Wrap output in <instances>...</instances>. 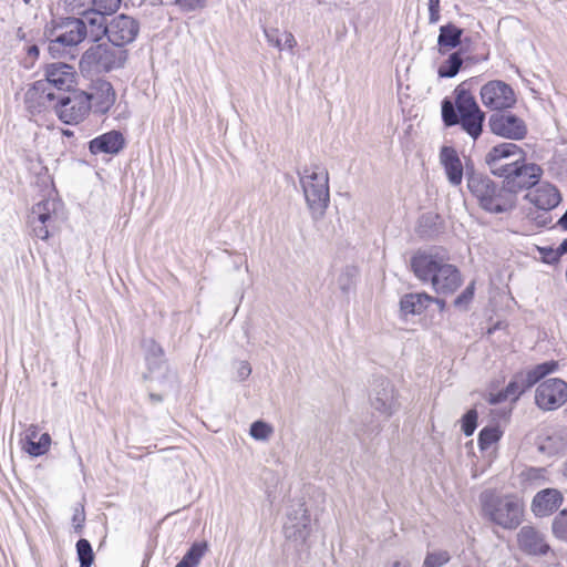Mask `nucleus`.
<instances>
[{
    "mask_svg": "<svg viewBox=\"0 0 567 567\" xmlns=\"http://www.w3.org/2000/svg\"><path fill=\"white\" fill-rule=\"evenodd\" d=\"M557 226H559L563 230L567 231V208L563 216L558 219Z\"/></svg>",
    "mask_w": 567,
    "mask_h": 567,
    "instance_id": "59",
    "label": "nucleus"
},
{
    "mask_svg": "<svg viewBox=\"0 0 567 567\" xmlns=\"http://www.w3.org/2000/svg\"><path fill=\"white\" fill-rule=\"evenodd\" d=\"M542 174L543 169L540 166L535 163H526L524 155L522 158H514L508 172L501 177L504 178L506 189H508L515 202V195L523 189L536 186Z\"/></svg>",
    "mask_w": 567,
    "mask_h": 567,
    "instance_id": "7",
    "label": "nucleus"
},
{
    "mask_svg": "<svg viewBox=\"0 0 567 567\" xmlns=\"http://www.w3.org/2000/svg\"><path fill=\"white\" fill-rule=\"evenodd\" d=\"M440 20V7H429V21L436 23Z\"/></svg>",
    "mask_w": 567,
    "mask_h": 567,
    "instance_id": "58",
    "label": "nucleus"
},
{
    "mask_svg": "<svg viewBox=\"0 0 567 567\" xmlns=\"http://www.w3.org/2000/svg\"><path fill=\"white\" fill-rule=\"evenodd\" d=\"M524 155V151L517 144L504 142L493 146L488 151L485 155V163L493 175L501 177L505 175L512 166V162H509V164H502V161H506L511 157L522 158Z\"/></svg>",
    "mask_w": 567,
    "mask_h": 567,
    "instance_id": "15",
    "label": "nucleus"
},
{
    "mask_svg": "<svg viewBox=\"0 0 567 567\" xmlns=\"http://www.w3.org/2000/svg\"><path fill=\"white\" fill-rule=\"evenodd\" d=\"M145 350V360L151 373L161 370L165 364L164 349L154 340L146 339L143 341Z\"/></svg>",
    "mask_w": 567,
    "mask_h": 567,
    "instance_id": "29",
    "label": "nucleus"
},
{
    "mask_svg": "<svg viewBox=\"0 0 567 567\" xmlns=\"http://www.w3.org/2000/svg\"><path fill=\"white\" fill-rule=\"evenodd\" d=\"M539 450L547 454H558L567 450V429L549 430L540 439Z\"/></svg>",
    "mask_w": 567,
    "mask_h": 567,
    "instance_id": "26",
    "label": "nucleus"
},
{
    "mask_svg": "<svg viewBox=\"0 0 567 567\" xmlns=\"http://www.w3.org/2000/svg\"><path fill=\"white\" fill-rule=\"evenodd\" d=\"M140 32V23L133 17L121 13L111 19L104 28V35L110 43L124 49L132 43Z\"/></svg>",
    "mask_w": 567,
    "mask_h": 567,
    "instance_id": "12",
    "label": "nucleus"
},
{
    "mask_svg": "<svg viewBox=\"0 0 567 567\" xmlns=\"http://www.w3.org/2000/svg\"><path fill=\"white\" fill-rule=\"evenodd\" d=\"M517 545L527 556L543 557L551 551L546 535L534 526H523L517 533Z\"/></svg>",
    "mask_w": 567,
    "mask_h": 567,
    "instance_id": "16",
    "label": "nucleus"
},
{
    "mask_svg": "<svg viewBox=\"0 0 567 567\" xmlns=\"http://www.w3.org/2000/svg\"><path fill=\"white\" fill-rule=\"evenodd\" d=\"M487 125L492 134L511 141H522L528 133L525 121L508 110L492 113Z\"/></svg>",
    "mask_w": 567,
    "mask_h": 567,
    "instance_id": "9",
    "label": "nucleus"
},
{
    "mask_svg": "<svg viewBox=\"0 0 567 567\" xmlns=\"http://www.w3.org/2000/svg\"><path fill=\"white\" fill-rule=\"evenodd\" d=\"M72 522H73L74 532L78 534H81L83 526H84V522H85V512H84V506L82 504H79L74 508Z\"/></svg>",
    "mask_w": 567,
    "mask_h": 567,
    "instance_id": "48",
    "label": "nucleus"
},
{
    "mask_svg": "<svg viewBox=\"0 0 567 567\" xmlns=\"http://www.w3.org/2000/svg\"><path fill=\"white\" fill-rule=\"evenodd\" d=\"M557 369L558 362L555 360L545 361L532 368V370L537 375V379L539 381L546 378L547 375L554 373Z\"/></svg>",
    "mask_w": 567,
    "mask_h": 567,
    "instance_id": "43",
    "label": "nucleus"
},
{
    "mask_svg": "<svg viewBox=\"0 0 567 567\" xmlns=\"http://www.w3.org/2000/svg\"><path fill=\"white\" fill-rule=\"evenodd\" d=\"M207 549L208 545L206 542L193 543L176 567H198Z\"/></svg>",
    "mask_w": 567,
    "mask_h": 567,
    "instance_id": "32",
    "label": "nucleus"
},
{
    "mask_svg": "<svg viewBox=\"0 0 567 567\" xmlns=\"http://www.w3.org/2000/svg\"><path fill=\"white\" fill-rule=\"evenodd\" d=\"M483 515L504 529H516L523 522L524 504L515 495L484 492L480 496Z\"/></svg>",
    "mask_w": 567,
    "mask_h": 567,
    "instance_id": "4",
    "label": "nucleus"
},
{
    "mask_svg": "<svg viewBox=\"0 0 567 567\" xmlns=\"http://www.w3.org/2000/svg\"><path fill=\"white\" fill-rule=\"evenodd\" d=\"M538 252L540 254L542 261L548 265H555L560 260V256L558 255L557 248L553 247H538Z\"/></svg>",
    "mask_w": 567,
    "mask_h": 567,
    "instance_id": "46",
    "label": "nucleus"
},
{
    "mask_svg": "<svg viewBox=\"0 0 567 567\" xmlns=\"http://www.w3.org/2000/svg\"><path fill=\"white\" fill-rule=\"evenodd\" d=\"M567 400V383L558 378L542 382L535 393L536 405L544 411H553Z\"/></svg>",
    "mask_w": 567,
    "mask_h": 567,
    "instance_id": "13",
    "label": "nucleus"
},
{
    "mask_svg": "<svg viewBox=\"0 0 567 567\" xmlns=\"http://www.w3.org/2000/svg\"><path fill=\"white\" fill-rule=\"evenodd\" d=\"M80 14L83 16V21H85V27L91 28V35L93 40H99L100 35H104V28L107 27L105 16L95 8H89L83 10Z\"/></svg>",
    "mask_w": 567,
    "mask_h": 567,
    "instance_id": "30",
    "label": "nucleus"
},
{
    "mask_svg": "<svg viewBox=\"0 0 567 567\" xmlns=\"http://www.w3.org/2000/svg\"><path fill=\"white\" fill-rule=\"evenodd\" d=\"M251 373V367L247 361H240L237 368L238 381H245Z\"/></svg>",
    "mask_w": 567,
    "mask_h": 567,
    "instance_id": "53",
    "label": "nucleus"
},
{
    "mask_svg": "<svg viewBox=\"0 0 567 567\" xmlns=\"http://www.w3.org/2000/svg\"><path fill=\"white\" fill-rule=\"evenodd\" d=\"M338 284H339L340 289L343 292H347L349 290L350 286L352 285V270L347 269L346 271H343L339 276Z\"/></svg>",
    "mask_w": 567,
    "mask_h": 567,
    "instance_id": "52",
    "label": "nucleus"
},
{
    "mask_svg": "<svg viewBox=\"0 0 567 567\" xmlns=\"http://www.w3.org/2000/svg\"><path fill=\"white\" fill-rule=\"evenodd\" d=\"M483 105L492 111L509 110L516 104V94L513 87L504 81L492 80L485 83L480 91Z\"/></svg>",
    "mask_w": 567,
    "mask_h": 567,
    "instance_id": "10",
    "label": "nucleus"
},
{
    "mask_svg": "<svg viewBox=\"0 0 567 567\" xmlns=\"http://www.w3.org/2000/svg\"><path fill=\"white\" fill-rule=\"evenodd\" d=\"M551 534L560 542L567 543V508L561 509L551 522Z\"/></svg>",
    "mask_w": 567,
    "mask_h": 567,
    "instance_id": "34",
    "label": "nucleus"
},
{
    "mask_svg": "<svg viewBox=\"0 0 567 567\" xmlns=\"http://www.w3.org/2000/svg\"><path fill=\"white\" fill-rule=\"evenodd\" d=\"M463 29L454 23H446L440 27L437 37L439 52L444 54L446 50L455 49L462 43Z\"/></svg>",
    "mask_w": 567,
    "mask_h": 567,
    "instance_id": "27",
    "label": "nucleus"
},
{
    "mask_svg": "<svg viewBox=\"0 0 567 567\" xmlns=\"http://www.w3.org/2000/svg\"><path fill=\"white\" fill-rule=\"evenodd\" d=\"M502 436L497 426H486L478 434V446L482 451L487 450L496 443Z\"/></svg>",
    "mask_w": 567,
    "mask_h": 567,
    "instance_id": "36",
    "label": "nucleus"
},
{
    "mask_svg": "<svg viewBox=\"0 0 567 567\" xmlns=\"http://www.w3.org/2000/svg\"><path fill=\"white\" fill-rule=\"evenodd\" d=\"M475 282L472 281L455 299L454 306L460 309H467L474 298Z\"/></svg>",
    "mask_w": 567,
    "mask_h": 567,
    "instance_id": "41",
    "label": "nucleus"
},
{
    "mask_svg": "<svg viewBox=\"0 0 567 567\" xmlns=\"http://www.w3.org/2000/svg\"><path fill=\"white\" fill-rule=\"evenodd\" d=\"M563 501V494L558 489H542L533 498L532 512L536 517H547L560 507Z\"/></svg>",
    "mask_w": 567,
    "mask_h": 567,
    "instance_id": "20",
    "label": "nucleus"
},
{
    "mask_svg": "<svg viewBox=\"0 0 567 567\" xmlns=\"http://www.w3.org/2000/svg\"><path fill=\"white\" fill-rule=\"evenodd\" d=\"M271 432V426L264 421L252 422L249 430V434L251 435V437L259 441L267 440Z\"/></svg>",
    "mask_w": 567,
    "mask_h": 567,
    "instance_id": "39",
    "label": "nucleus"
},
{
    "mask_svg": "<svg viewBox=\"0 0 567 567\" xmlns=\"http://www.w3.org/2000/svg\"><path fill=\"white\" fill-rule=\"evenodd\" d=\"M125 146V138L120 131L112 130L103 133L89 142V151L92 155L118 154Z\"/></svg>",
    "mask_w": 567,
    "mask_h": 567,
    "instance_id": "21",
    "label": "nucleus"
},
{
    "mask_svg": "<svg viewBox=\"0 0 567 567\" xmlns=\"http://www.w3.org/2000/svg\"><path fill=\"white\" fill-rule=\"evenodd\" d=\"M64 8L71 12L80 14L85 10L86 4H91V0H62Z\"/></svg>",
    "mask_w": 567,
    "mask_h": 567,
    "instance_id": "50",
    "label": "nucleus"
},
{
    "mask_svg": "<svg viewBox=\"0 0 567 567\" xmlns=\"http://www.w3.org/2000/svg\"><path fill=\"white\" fill-rule=\"evenodd\" d=\"M305 199L313 219L321 218L330 203L329 174L324 167L311 165L298 173Z\"/></svg>",
    "mask_w": 567,
    "mask_h": 567,
    "instance_id": "5",
    "label": "nucleus"
},
{
    "mask_svg": "<svg viewBox=\"0 0 567 567\" xmlns=\"http://www.w3.org/2000/svg\"><path fill=\"white\" fill-rule=\"evenodd\" d=\"M525 198L544 212L556 208L561 202L558 188L550 183L540 184L533 192L528 193Z\"/></svg>",
    "mask_w": 567,
    "mask_h": 567,
    "instance_id": "22",
    "label": "nucleus"
},
{
    "mask_svg": "<svg viewBox=\"0 0 567 567\" xmlns=\"http://www.w3.org/2000/svg\"><path fill=\"white\" fill-rule=\"evenodd\" d=\"M298 513L301 515L299 519L297 516L293 518L291 515L288 516V523L285 525V534L288 538L305 542L310 533V517L303 505L299 506Z\"/></svg>",
    "mask_w": 567,
    "mask_h": 567,
    "instance_id": "25",
    "label": "nucleus"
},
{
    "mask_svg": "<svg viewBox=\"0 0 567 567\" xmlns=\"http://www.w3.org/2000/svg\"><path fill=\"white\" fill-rule=\"evenodd\" d=\"M122 0H91V6L104 16L114 13L121 6Z\"/></svg>",
    "mask_w": 567,
    "mask_h": 567,
    "instance_id": "42",
    "label": "nucleus"
},
{
    "mask_svg": "<svg viewBox=\"0 0 567 567\" xmlns=\"http://www.w3.org/2000/svg\"><path fill=\"white\" fill-rule=\"evenodd\" d=\"M55 206L54 200L43 199L32 207L29 219L49 225L52 220V214L55 212Z\"/></svg>",
    "mask_w": 567,
    "mask_h": 567,
    "instance_id": "33",
    "label": "nucleus"
},
{
    "mask_svg": "<svg viewBox=\"0 0 567 567\" xmlns=\"http://www.w3.org/2000/svg\"><path fill=\"white\" fill-rule=\"evenodd\" d=\"M206 0H176L178 4L185 11H193L204 7Z\"/></svg>",
    "mask_w": 567,
    "mask_h": 567,
    "instance_id": "51",
    "label": "nucleus"
},
{
    "mask_svg": "<svg viewBox=\"0 0 567 567\" xmlns=\"http://www.w3.org/2000/svg\"><path fill=\"white\" fill-rule=\"evenodd\" d=\"M58 96L49 83L42 80L35 81L25 92L24 103L31 114L41 113L49 109L54 110Z\"/></svg>",
    "mask_w": 567,
    "mask_h": 567,
    "instance_id": "17",
    "label": "nucleus"
},
{
    "mask_svg": "<svg viewBox=\"0 0 567 567\" xmlns=\"http://www.w3.org/2000/svg\"><path fill=\"white\" fill-rule=\"evenodd\" d=\"M467 187L480 206L494 214L505 213L514 207L513 196L505 184L498 185L487 175L466 169Z\"/></svg>",
    "mask_w": 567,
    "mask_h": 567,
    "instance_id": "3",
    "label": "nucleus"
},
{
    "mask_svg": "<svg viewBox=\"0 0 567 567\" xmlns=\"http://www.w3.org/2000/svg\"><path fill=\"white\" fill-rule=\"evenodd\" d=\"M451 559L447 550H437L427 553L423 563V567H442Z\"/></svg>",
    "mask_w": 567,
    "mask_h": 567,
    "instance_id": "38",
    "label": "nucleus"
},
{
    "mask_svg": "<svg viewBox=\"0 0 567 567\" xmlns=\"http://www.w3.org/2000/svg\"><path fill=\"white\" fill-rule=\"evenodd\" d=\"M557 250H558V255L560 256V258L567 254V238H565L560 245L557 247Z\"/></svg>",
    "mask_w": 567,
    "mask_h": 567,
    "instance_id": "60",
    "label": "nucleus"
},
{
    "mask_svg": "<svg viewBox=\"0 0 567 567\" xmlns=\"http://www.w3.org/2000/svg\"><path fill=\"white\" fill-rule=\"evenodd\" d=\"M432 303V296L426 292H409L400 299V313L403 318L423 313Z\"/></svg>",
    "mask_w": 567,
    "mask_h": 567,
    "instance_id": "24",
    "label": "nucleus"
},
{
    "mask_svg": "<svg viewBox=\"0 0 567 567\" xmlns=\"http://www.w3.org/2000/svg\"><path fill=\"white\" fill-rule=\"evenodd\" d=\"M48 52L52 58H63L68 54H71L72 48L65 45L61 39H59L55 34L53 37H48Z\"/></svg>",
    "mask_w": 567,
    "mask_h": 567,
    "instance_id": "37",
    "label": "nucleus"
},
{
    "mask_svg": "<svg viewBox=\"0 0 567 567\" xmlns=\"http://www.w3.org/2000/svg\"><path fill=\"white\" fill-rule=\"evenodd\" d=\"M37 436L38 432L35 427L28 430L24 450L29 455L34 457L44 455L51 445V436L49 433L41 434L38 441H35Z\"/></svg>",
    "mask_w": 567,
    "mask_h": 567,
    "instance_id": "28",
    "label": "nucleus"
},
{
    "mask_svg": "<svg viewBox=\"0 0 567 567\" xmlns=\"http://www.w3.org/2000/svg\"><path fill=\"white\" fill-rule=\"evenodd\" d=\"M463 50L455 51L439 66L437 75L443 79H452L457 75L463 65Z\"/></svg>",
    "mask_w": 567,
    "mask_h": 567,
    "instance_id": "31",
    "label": "nucleus"
},
{
    "mask_svg": "<svg viewBox=\"0 0 567 567\" xmlns=\"http://www.w3.org/2000/svg\"><path fill=\"white\" fill-rule=\"evenodd\" d=\"M76 554L80 561V567H91L94 560V554L91 543L85 538H80L76 542Z\"/></svg>",
    "mask_w": 567,
    "mask_h": 567,
    "instance_id": "35",
    "label": "nucleus"
},
{
    "mask_svg": "<svg viewBox=\"0 0 567 567\" xmlns=\"http://www.w3.org/2000/svg\"><path fill=\"white\" fill-rule=\"evenodd\" d=\"M516 377L518 378L520 386L525 390V392L533 388L537 382H539L537 375L532 369L518 372L516 373Z\"/></svg>",
    "mask_w": 567,
    "mask_h": 567,
    "instance_id": "45",
    "label": "nucleus"
},
{
    "mask_svg": "<svg viewBox=\"0 0 567 567\" xmlns=\"http://www.w3.org/2000/svg\"><path fill=\"white\" fill-rule=\"evenodd\" d=\"M441 164L451 185L457 186L463 179V165L457 152L452 146H443L440 152Z\"/></svg>",
    "mask_w": 567,
    "mask_h": 567,
    "instance_id": "23",
    "label": "nucleus"
},
{
    "mask_svg": "<svg viewBox=\"0 0 567 567\" xmlns=\"http://www.w3.org/2000/svg\"><path fill=\"white\" fill-rule=\"evenodd\" d=\"M39 48L38 45H31L29 49H28V54L29 55H33V56H38L39 55Z\"/></svg>",
    "mask_w": 567,
    "mask_h": 567,
    "instance_id": "62",
    "label": "nucleus"
},
{
    "mask_svg": "<svg viewBox=\"0 0 567 567\" xmlns=\"http://www.w3.org/2000/svg\"><path fill=\"white\" fill-rule=\"evenodd\" d=\"M29 224L32 228L34 237L41 240H47L50 237L49 225L41 224L32 219H29Z\"/></svg>",
    "mask_w": 567,
    "mask_h": 567,
    "instance_id": "49",
    "label": "nucleus"
},
{
    "mask_svg": "<svg viewBox=\"0 0 567 567\" xmlns=\"http://www.w3.org/2000/svg\"><path fill=\"white\" fill-rule=\"evenodd\" d=\"M508 396L506 395V392L504 390L497 392V393H491L488 395V403L489 404H498V403H502L503 401L507 400Z\"/></svg>",
    "mask_w": 567,
    "mask_h": 567,
    "instance_id": "55",
    "label": "nucleus"
},
{
    "mask_svg": "<svg viewBox=\"0 0 567 567\" xmlns=\"http://www.w3.org/2000/svg\"><path fill=\"white\" fill-rule=\"evenodd\" d=\"M370 404L385 417L392 416L400 408L398 395L393 384L383 377L373 380Z\"/></svg>",
    "mask_w": 567,
    "mask_h": 567,
    "instance_id": "11",
    "label": "nucleus"
},
{
    "mask_svg": "<svg viewBox=\"0 0 567 567\" xmlns=\"http://www.w3.org/2000/svg\"><path fill=\"white\" fill-rule=\"evenodd\" d=\"M437 216H433V215H423L421 218H420V221H419V231L420 234L422 235H427V231L426 230H423V227L433 223L434 218H436Z\"/></svg>",
    "mask_w": 567,
    "mask_h": 567,
    "instance_id": "56",
    "label": "nucleus"
},
{
    "mask_svg": "<svg viewBox=\"0 0 567 567\" xmlns=\"http://www.w3.org/2000/svg\"><path fill=\"white\" fill-rule=\"evenodd\" d=\"M389 567H408V565L400 560H395Z\"/></svg>",
    "mask_w": 567,
    "mask_h": 567,
    "instance_id": "64",
    "label": "nucleus"
},
{
    "mask_svg": "<svg viewBox=\"0 0 567 567\" xmlns=\"http://www.w3.org/2000/svg\"><path fill=\"white\" fill-rule=\"evenodd\" d=\"M433 302L437 305L441 311H443L446 307V301L444 299L432 297V303Z\"/></svg>",
    "mask_w": 567,
    "mask_h": 567,
    "instance_id": "61",
    "label": "nucleus"
},
{
    "mask_svg": "<svg viewBox=\"0 0 567 567\" xmlns=\"http://www.w3.org/2000/svg\"><path fill=\"white\" fill-rule=\"evenodd\" d=\"M411 269L423 284H431L439 295H451L462 285V276L456 266L432 251H417L411 258Z\"/></svg>",
    "mask_w": 567,
    "mask_h": 567,
    "instance_id": "1",
    "label": "nucleus"
},
{
    "mask_svg": "<svg viewBox=\"0 0 567 567\" xmlns=\"http://www.w3.org/2000/svg\"><path fill=\"white\" fill-rule=\"evenodd\" d=\"M534 220L536 221L537 226L546 227L551 221V217L545 213L534 217Z\"/></svg>",
    "mask_w": 567,
    "mask_h": 567,
    "instance_id": "57",
    "label": "nucleus"
},
{
    "mask_svg": "<svg viewBox=\"0 0 567 567\" xmlns=\"http://www.w3.org/2000/svg\"><path fill=\"white\" fill-rule=\"evenodd\" d=\"M90 110L87 92L81 90H71L66 94H59L54 104L56 115L65 124L80 123L86 117Z\"/></svg>",
    "mask_w": 567,
    "mask_h": 567,
    "instance_id": "8",
    "label": "nucleus"
},
{
    "mask_svg": "<svg viewBox=\"0 0 567 567\" xmlns=\"http://www.w3.org/2000/svg\"><path fill=\"white\" fill-rule=\"evenodd\" d=\"M127 60V50L112 43H100L90 47L80 60L84 71L110 72L124 66Z\"/></svg>",
    "mask_w": 567,
    "mask_h": 567,
    "instance_id": "6",
    "label": "nucleus"
},
{
    "mask_svg": "<svg viewBox=\"0 0 567 567\" xmlns=\"http://www.w3.org/2000/svg\"><path fill=\"white\" fill-rule=\"evenodd\" d=\"M87 96L90 97V109L99 114L107 113L116 101V93L106 80L95 81Z\"/></svg>",
    "mask_w": 567,
    "mask_h": 567,
    "instance_id": "19",
    "label": "nucleus"
},
{
    "mask_svg": "<svg viewBox=\"0 0 567 567\" xmlns=\"http://www.w3.org/2000/svg\"><path fill=\"white\" fill-rule=\"evenodd\" d=\"M282 35H284V39H282L284 50L285 49L292 50L297 44L293 34L291 32L284 31Z\"/></svg>",
    "mask_w": 567,
    "mask_h": 567,
    "instance_id": "54",
    "label": "nucleus"
},
{
    "mask_svg": "<svg viewBox=\"0 0 567 567\" xmlns=\"http://www.w3.org/2000/svg\"><path fill=\"white\" fill-rule=\"evenodd\" d=\"M87 32L85 21L74 17L61 19L56 25L52 28L47 25L44 30L47 37H53L55 33L65 45L72 49L76 48L86 38Z\"/></svg>",
    "mask_w": 567,
    "mask_h": 567,
    "instance_id": "14",
    "label": "nucleus"
},
{
    "mask_svg": "<svg viewBox=\"0 0 567 567\" xmlns=\"http://www.w3.org/2000/svg\"><path fill=\"white\" fill-rule=\"evenodd\" d=\"M503 390L506 392V395L508 398H512L513 400H517L523 393H525V390L520 386L519 380L516 377V374Z\"/></svg>",
    "mask_w": 567,
    "mask_h": 567,
    "instance_id": "47",
    "label": "nucleus"
},
{
    "mask_svg": "<svg viewBox=\"0 0 567 567\" xmlns=\"http://www.w3.org/2000/svg\"><path fill=\"white\" fill-rule=\"evenodd\" d=\"M264 34L266 37L267 42L278 49L279 51L284 50L282 44V32H280L277 28H264Z\"/></svg>",
    "mask_w": 567,
    "mask_h": 567,
    "instance_id": "44",
    "label": "nucleus"
},
{
    "mask_svg": "<svg viewBox=\"0 0 567 567\" xmlns=\"http://www.w3.org/2000/svg\"><path fill=\"white\" fill-rule=\"evenodd\" d=\"M466 85L467 83L463 82L456 86L454 102L447 97L442 101V121L447 127L461 125L473 140H477L483 132L485 113L480 109Z\"/></svg>",
    "mask_w": 567,
    "mask_h": 567,
    "instance_id": "2",
    "label": "nucleus"
},
{
    "mask_svg": "<svg viewBox=\"0 0 567 567\" xmlns=\"http://www.w3.org/2000/svg\"><path fill=\"white\" fill-rule=\"evenodd\" d=\"M477 411L475 409L468 410L462 417V431L465 436L473 435L477 426Z\"/></svg>",
    "mask_w": 567,
    "mask_h": 567,
    "instance_id": "40",
    "label": "nucleus"
},
{
    "mask_svg": "<svg viewBox=\"0 0 567 567\" xmlns=\"http://www.w3.org/2000/svg\"><path fill=\"white\" fill-rule=\"evenodd\" d=\"M150 398L152 401L154 402H161L163 400L162 395L161 394H155V393H151L150 394Z\"/></svg>",
    "mask_w": 567,
    "mask_h": 567,
    "instance_id": "63",
    "label": "nucleus"
},
{
    "mask_svg": "<svg viewBox=\"0 0 567 567\" xmlns=\"http://www.w3.org/2000/svg\"><path fill=\"white\" fill-rule=\"evenodd\" d=\"M49 87L70 92L76 82V71L73 65L64 62H54L45 68V79Z\"/></svg>",
    "mask_w": 567,
    "mask_h": 567,
    "instance_id": "18",
    "label": "nucleus"
}]
</instances>
